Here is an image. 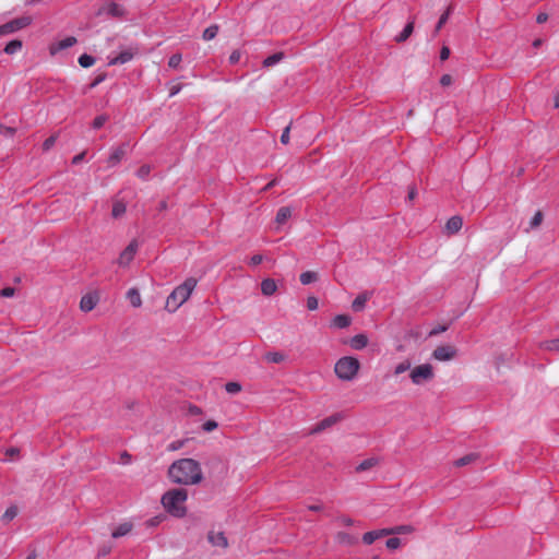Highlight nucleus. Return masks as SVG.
<instances>
[{
  "mask_svg": "<svg viewBox=\"0 0 559 559\" xmlns=\"http://www.w3.org/2000/svg\"><path fill=\"white\" fill-rule=\"evenodd\" d=\"M168 476L173 483L181 485H197L203 479L201 466L193 459L175 461L169 466Z\"/></svg>",
  "mask_w": 559,
  "mask_h": 559,
  "instance_id": "1",
  "label": "nucleus"
},
{
  "mask_svg": "<svg viewBox=\"0 0 559 559\" xmlns=\"http://www.w3.org/2000/svg\"><path fill=\"white\" fill-rule=\"evenodd\" d=\"M197 280L193 277L187 278L182 284L177 286L166 299V310L175 312L179 309L191 296L197 286Z\"/></svg>",
  "mask_w": 559,
  "mask_h": 559,
  "instance_id": "2",
  "label": "nucleus"
},
{
  "mask_svg": "<svg viewBox=\"0 0 559 559\" xmlns=\"http://www.w3.org/2000/svg\"><path fill=\"white\" fill-rule=\"evenodd\" d=\"M187 498L188 493L186 489H171L163 495L162 503L168 513L176 518H182L186 514L185 502Z\"/></svg>",
  "mask_w": 559,
  "mask_h": 559,
  "instance_id": "3",
  "label": "nucleus"
},
{
  "mask_svg": "<svg viewBox=\"0 0 559 559\" xmlns=\"http://www.w3.org/2000/svg\"><path fill=\"white\" fill-rule=\"evenodd\" d=\"M359 367L360 364L357 358L345 356L336 361L334 371L341 380L350 381L356 377Z\"/></svg>",
  "mask_w": 559,
  "mask_h": 559,
  "instance_id": "4",
  "label": "nucleus"
},
{
  "mask_svg": "<svg viewBox=\"0 0 559 559\" xmlns=\"http://www.w3.org/2000/svg\"><path fill=\"white\" fill-rule=\"evenodd\" d=\"M411 380L414 384L420 385L433 379V368L430 364H423L411 371Z\"/></svg>",
  "mask_w": 559,
  "mask_h": 559,
  "instance_id": "5",
  "label": "nucleus"
},
{
  "mask_svg": "<svg viewBox=\"0 0 559 559\" xmlns=\"http://www.w3.org/2000/svg\"><path fill=\"white\" fill-rule=\"evenodd\" d=\"M127 14V10L120 3L109 1L104 3L96 12L97 16H106L112 19H122Z\"/></svg>",
  "mask_w": 559,
  "mask_h": 559,
  "instance_id": "6",
  "label": "nucleus"
},
{
  "mask_svg": "<svg viewBox=\"0 0 559 559\" xmlns=\"http://www.w3.org/2000/svg\"><path fill=\"white\" fill-rule=\"evenodd\" d=\"M31 23H32L31 16H21V17L11 20V21L0 25V36L15 33V32L31 25Z\"/></svg>",
  "mask_w": 559,
  "mask_h": 559,
  "instance_id": "7",
  "label": "nucleus"
},
{
  "mask_svg": "<svg viewBox=\"0 0 559 559\" xmlns=\"http://www.w3.org/2000/svg\"><path fill=\"white\" fill-rule=\"evenodd\" d=\"M344 418H345V415L343 413H335L331 416H328L310 429V435L320 433V432L324 431L325 429L336 425Z\"/></svg>",
  "mask_w": 559,
  "mask_h": 559,
  "instance_id": "8",
  "label": "nucleus"
},
{
  "mask_svg": "<svg viewBox=\"0 0 559 559\" xmlns=\"http://www.w3.org/2000/svg\"><path fill=\"white\" fill-rule=\"evenodd\" d=\"M139 249V242L136 239L130 241V243L124 248V250L120 253L117 263L119 266L127 267L134 259L136 251Z\"/></svg>",
  "mask_w": 559,
  "mask_h": 559,
  "instance_id": "9",
  "label": "nucleus"
},
{
  "mask_svg": "<svg viewBox=\"0 0 559 559\" xmlns=\"http://www.w3.org/2000/svg\"><path fill=\"white\" fill-rule=\"evenodd\" d=\"M138 52L139 49L136 47H129L128 49L120 51L118 56L110 58L108 66L124 64L131 61Z\"/></svg>",
  "mask_w": 559,
  "mask_h": 559,
  "instance_id": "10",
  "label": "nucleus"
},
{
  "mask_svg": "<svg viewBox=\"0 0 559 559\" xmlns=\"http://www.w3.org/2000/svg\"><path fill=\"white\" fill-rule=\"evenodd\" d=\"M455 355L456 349L450 345L438 346L432 353V357L439 361L451 360Z\"/></svg>",
  "mask_w": 559,
  "mask_h": 559,
  "instance_id": "11",
  "label": "nucleus"
},
{
  "mask_svg": "<svg viewBox=\"0 0 559 559\" xmlns=\"http://www.w3.org/2000/svg\"><path fill=\"white\" fill-rule=\"evenodd\" d=\"M127 146H128L127 144H123V145L112 150V152L110 153V155L107 159L108 167H115L116 165H118L121 162V159L124 157V155L127 153Z\"/></svg>",
  "mask_w": 559,
  "mask_h": 559,
  "instance_id": "12",
  "label": "nucleus"
},
{
  "mask_svg": "<svg viewBox=\"0 0 559 559\" xmlns=\"http://www.w3.org/2000/svg\"><path fill=\"white\" fill-rule=\"evenodd\" d=\"M98 297L97 295L95 294H87V295H84L82 298H81V301H80V309L83 311V312H90L92 311L96 305L98 304Z\"/></svg>",
  "mask_w": 559,
  "mask_h": 559,
  "instance_id": "13",
  "label": "nucleus"
},
{
  "mask_svg": "<svg viewBox=\"0 0 559 559\" xmlns=\"http://www.w3.org/2000/svg\"><path fill=\"white\" fill-rule=\"evenodd\" d=\"M388 535H390V531H388V528L370 531V532H367V533H365L362 535V542L366 545H371L377 539H379V538H381L383 536H388Z\"/></svg>",
  "mask_w": 559,
  "mask_h": 559,
  "instance_id": "14",
  "label": "nucleus"
},
{
  "mask_svg": "<svg viewBox=\"0 0 559 559\" xmlns=\"http://www.w3.org/2000/svg\"><path fill=\"white\" fill-rule=\"evenodd\" d=\"M463 226V218L460 215L450 217L445 224V231L449 235H454L461 230Z\"/></svg>",
  "mask_w": 559,
  "mask_h": 559,
  "instance_id": "15",
  "label": "nucleus"
},
{
  "mask_svg": "<svg viewBox=\"0 0 559 559\" xmlns=\"http://www.w3.org/2000/svg\"><path fill=\"white\" fill-rule=\"evenodd\" d=\"M335 542L342 546H353L358 543V538L346 532H338L335 535Z\"/></svg>",
  "mask_w": 559,
  "mask_h": 559,
  "instance_id": "16",
  "label": "nucleus"
},
{
  "mask_svg": "<svg viewBox=\"0 0 559 559\" xmlns=\"http://www.w3.org/2000/svg\"><path fill=\"white\" fill-rule=\"evenodd\" d=\"M209 542L213 546H218V547H222V548H226L227 545H228L227 538L224 535V533H222V532H217V533L210 532L209 533Z\"/></svg>",
  "mask_w": 559,
  "mask_h": 559,
  "instance_id": "17",
  "label": "nucleus"
},
{
  "mask_svg": "<svg viewBox=\"0 0 559 559\" xmlns=\"http://www.w3.org/2000/svg\"><path fill=\"white\" fill-rule=\"evenodd\" d=\"M76 38L73 36H68L61 40H59L56 45V47L51 48V53H55L56 51L64 50L67 48H70L76 44Z\"/></svg>",
  "mask_w": 559,
  "mask_h": 559,
  "instance_id": "18",
  "label": "nucleus"
},
{
  "mask_svg": "<svg viewBox=\"0 0 559 559\" xmlns=\"http://www.w3.org/2000/svg\"><path fill=\"white\" fill-rule=\"evenodd\" d=\"M368 344V337L365 334H357L353 336L349 341V345L352 348L356 350H360L365 348Z\"/></svg>",
  "mask_w": 559,
  "mask_h": 559,
  "instance_id": "19",
  "label": "nucleus"
},
{
  "mask_svg": "<svg viewBox=\"0 0 559 559\" xmlns=\"http://www.w3.org/2000/svg\"><path fill=\"white\" fill-rule=\"evenodd\" d=\"M277 289V285L274 280L272 278H265L261 283V292L265 296L273 295Z\"/></svg>",
  "mask_w": 559,
  "mask_h": 559,
  "instance_id": "20",
  "label": "nucleus"
},
{
  "mask_svg": "<svg viewBox=\"0 0 559 559\" xmlns=\"http://www.w3.org/2000/svg\"><path fill=\"white\" fill-rule=\"evenodd\" d=\"M132 527H133V525L130 522L121 523L112 531L111 536L114 538H119V537L126 536L127 534H129L131 532Z\"/></svg>",
  "mask_w": 559,
  "mask_h": 559,
  "instance_id": "21",
  "label": "nucleus"
},
{
  "mask_svg": "<svg viewBox=\"0 0 559 559\" xmlns=\"http://www.w3.org/2000/svg\"><path fill=\"white\" fill-rule=\"evenodd\" d=\"M414 31V21H409L403 28V31L395 36L394 40L396 43H404L408 39Z\"/></svg>",
  "mask_w": 559,
  "mask_h": 559,
  "instance_id": "22",
  "label": "nucleus"
},
{
  "mask_svg": "<svg viewBox=\"0 0 559 559\" xmlns=\"http://www.w3.org/2000/svg\"><path fill=\"white\" fill-rule=\"evenodd\" d=\"M352 322V318L347 314H337L332 320V326L336 329H345L347 328Z\"/></svg>",
  "mask_w": 559,
  "mask_h": 559,
  "instance_id": "23",
  "label": "nucleus"
},
{
  "mask_svg": "<svg viewBox=\"0 0 559 559\" xmlns=\"http://www.w3.org/2000/svg\"><path fill=\"white\" fill-rule=\"evenodd\" d=\"M127 298L129 299V301L132 305V307H134V308L141 307L142 299H141V295H140V293H139V290L136 288H134V287L130 288L127 292Z\"/></svg>",
  "mask_w": 559,
  "mask_h": 559,
  "instance_id": "24",
  "label": "nucleus"
},
{
  "mask_svg": "<svg viewBox=\"0 0 559 559\" xmlns=\"http://www.w3.org/2000/svg\"><path fill=\"white\" fill-rule=\"evenodd\" d=\"M292 216V209L288 206H283L278 209L275 217V222L278 225H283L287 222V219Z\"/></svg>",
  "mask_w": 559,
  "mask_h": 559,
  "instance_id": "25",
  "label": "nucleus"
},
{
  "mask_svg": "<svg viewBox=\"0 0 559 559\" xmlns=\"http://www.w3.org/2000/svg\"><path fill=\"white\" fill-rule=\"evenodd\" d=\"M378 464V459L376 457H369V459H366L364 460L361 463H359L355 471L357 473H361V472H365V471H369L371 469L372 467H374L376 465Z\"/></svg>",
  "mask_w": 559,
  "mask_h": 559,
  "instance_id": "26",
  "label": "nucleus"
},
{
  "mask_svg": "<svg viewBox=\"0 0 559 559\" xmlns=\"http://www.w3.org/2000/svg\"><path fill=\"white\" fill-rule=\"evenodd\" d=\"M368 300V296L366 294H360L358 295L353 304H352V308L354 311H361L364 310L365 306H366V302Z\"/></svg>",
  "mask_w": 559,
  "mask_h": 559,
  "instance_id": "27",
  "label": "nucleus"
},
{
  "mask_svg": "<svg viewBox=\"0 0 559 559\" xmlns=\"http://www.w3.org/2000/svg\"><path fill=\"white\" fill-rule=\"evenodd\" d=\"M22 46L23 45H22L21 40L13 39V40L9 41L7 44V46L4 47V52L8 55H14L22 49Z\"/></svg>",
  "mask_w": 559,
  "mask_h": 559,
  "instance_id": "28",
  "label": "nucleus"
},
{
  "mask_svg": "<svg viewBox=\"0 0 559 559\" xmlns=\"http://www.w3.org/2000/svg\"><path fill=\"white\" fill-rule=\"evenodd\" d=\"M283 58H284L283 52L273 53L263 60V66L265 68L273 67V66L277 64Z\"/></svg>",
  "mask_w": 559,
  "mask_h": 559,
  "instance_id": "29",
  "label": "nucleus"
},
{
  "mask_svg": "<svg viewBox=\"0 0 559 559\" xmlns=\"http://www.w3.org/2000/svg\"><path fill=\"white\" fill-rule=\"evenodd\" d=\"M126 204L121 201H116L112 205L111 215L115 218L121 217L126 213Z\"/></svg>",
  "mask_w": 559,
  "mask_h": 559,
  "instance_id": "30",
  "label": "nucleus"
},
{
  "mask_svg": "<svg viewBox=\"0 0 559 559\" xmlns=\"http://www.w3.org/2000/svg\"><path fill=\"white\" fill-rule=\"evenodd\" d=\"M300 282L302 285H309L313 282L317 281L318 278V275L316 272H312V271H306L304 273L300 274Z\"/></svg>",
  "mask_w": 559,
  "mask_h": 559,
  "instance_id": "31",
  "label": "nucleus"
},
{
  "mask_svg": "<svg viewBox=\"0 0 559 559\" xmlns=\"http://www.w3.org/2000/svg\"><path fill=\"white\" fill-rule=\"evenodd\" d=\"M218 26L217 25H210L209 27H206L203 32V35H202V38L204 40H212L216 37L217 33H218Z\"/></svg>",
  "mask_w": 559,
  "mask_h": 559,
  "instance_id": "32",
  "label": "nucleus"
},
{
  "mask_svg": "<svg viewBox=\"0 0 559 559\" xmlns=\"http://www.w3.org/2000/svg\"><path fill=\"white\" fill-rule=\"evenodd\" d=\"M78 61L82 68H90L96 62V59L91 55L83 53L79 57Z\"/></svg>",
  "mask_w": 559,
  "mask_h": 559,
  "instance_id": "33",
  "label": "nucleus"
},
{
  "mask_svg": "<svg viewBox=\"0 0 559 559\" xmlns=\"http://www.w3.org/2000/svg\"><path fill=\"white\" fill-rule=\"evenodd\" d=\"M17 515V508L15 506L9 507L5 512L3 513L1 520L4 523H9Z\"/></svg>",
  "mask_w": 559,
  "mask_h": 559,
  "instance_id": "34",
  "label": "nucleus"
},
{
  "mask_svg": "<svg viewBox=\"0 0 559 559\" xmlns=\"http://www.w3.org/2000/svg\"><path fill=\"white\" fill-rule=\"evenodd\" d=\"M285 356L280 352H270L265 355V359L269 362L280 364L284 360Z\"/></svg>",
  "mask_w": 559,
  "mask_h": 559,
  "instance_id": "35",
  "label": "nucleus"
},
{
  "mask_svg": "<svg viewBox=\"0 0 559 559\" xmlns=\"http://www.w3.org/2000/svg\"><path fill=\"white\" fill-rule=\"evenodd\" d=\"M390 531V535L392 534H408L413 532V527L411 525H400L392 528H388Z\"/></svg>",
  "mask_w": 559,
  "mask_h": 559,
  "instance_id": "36",
  "label": "nucleus"
},
{
  "mask_svg": "<svg viewBox=\"0 0 559 559\" xmlns=\"http://www.w3.org/2000/svg\"><path fill=\"white\" fill-rule=\"evenodd\" d=\"M476 457H477V455L473 454V453L464 455L455 461V466H459V467L465 466V465L472 463L474 460H476Z\"/></svg>",
  "mask_w": 559,
  "mask_h": 559,
  "instance_id": "37",
  "label": "nucleus"
},
{
  "mask_svg": "<svg viewBox=\"0 0 559 559\" xmlns=\"http://www.w3.org/2000/svg\"><path fill=\"white\" fill-rule=\"evenodd\" d=\"M409 369H411V361L404 360L395 366L394 373L397 376V374L404 373L405 371H407Z\"/></svg>",
  "mask_w": 559,
  "mask_h": 559,
  "instance_id": "38",
  "label": "nucleus"
},
{
  "mask_svg": "<svg viewBox=\"0 0 559 559\" xmlns=\"http://www.w3.org/2000/svg\"><path fill=\"white\" fill-rule=\"evenodd\" d=\"M225 390L229 394H236L241 391V385L238 382H227L225 384Z\"/></svg>",
  "mask_w": 559,
  "mask_h": 559,
  "instance_id": "39",
  "label": "nucleus"
},
{
  "mask_svg": "<svg viewBox=\"0 0 559 559\" xmlns=\"http://www.w3.org/2000/svg\"><path fill=\"white\" fill-rule=\"evenodd\" d=\"M150 173H151V166L150 165H142L138 171H136V176L140 178V179H147L148 176H150Z\"/></svg>",
  "mask_w": 559,
  "mask_h": 559,
  "instance_id": "40",
  "label": "nucleus"
},
{
  "mask_svg": "<svg viewBox=\"0 0 559 559\" xmlns=\"http://www.w3.org/2000/svg\"><path fill=\"white\" fill-rule=\"evenodd\" d=\"M182 60V56L181 53H174L169 60H168V66L173 69H177L180 64Z\"/></svg>",
  "mask_w": 559,
  "mask_h": 559,
  "instance_id": "41",
  "label": "nucleus"
},
{
  "mask_svg": "<svg viewBox=\"0 0 559 559\" xmlns=\"http://www.w3.org/2000/svg\"><path fill=\"white\" fill-rule=\"evenodd\" d=\"M107 120H108V117L106 115H99V116L95 117V119L93 120V128L100 129L106 123Z\"/></svg>",
  "mask_w": 559,
  "mask_h": 559,
  "instance_id": "42",
  "label": "nucleus"
},
{
  "mask_svg": "<svg viewBox=\"0 0 559 559\" xmlns=\"http://www.w3.org/2000/svg\"><path fill=\"white\" fill-rule=\"evenodd\" d=\"M545 348L550 352H559V338H554L545 343Z\"/></svg>",
  "mask_w": 559,
  "mask_h": 559,
  "instance_id": "43",
  "label": "nucleus"
},
{
  "mask_svg": "<svg viewBox=\"0 0 559 559\" xmlns=\"http://www.w3.org/2000/svg\"><path fill=\"white\" fill-rule=\"evenodd\" d=\"M390 550H395L401 546V539L399 537H391L385 543Z\"/></svg>",
  "mask_w": 559,
  "mask_h": 559,
  "instance_id": "44",
  "label": "nucleus"
},
{
  "mask_svg": "<svg viewBox=\"0 0 559 559\" xmlns=\"http://www.w3.org/2000/svg\"><path fill=\"white\" fill-rule=\"evenodd\" d=\"M56 141V135H50L49 138H47L43 143V151L48 152L55 145Z\"/></svg>",
  "mask_w": 559,
  "mask_h": 559,
  "instance_id": "45",
  "label": "nucleus"
},
{
  "mask_svg": "<svg viewBox=\"0 0 559 559\" xmlns=\"http://www.w3.org/2000/svg\"><path fill=\"white\" fill-rule=\"evenodd\" d=\"M542 221H543V214H542V212L538 211L532 217L530 225L532 228H535L540 225Z\"/></svg>",
  "mask_w": 559,
  "mask_h": 559,
  "instance_id": "46",
  "label": "nucleus"
},
{
  "mask_svg": "<svg viewBox=\"0 0 559 559\" xmlns=\"http://www.w3.org/2000/svg\"><path fill=\"white\" fill-rule=\"evenodd\" d=\"M319 306V301L314 296H309L307 298V308L311 311L317 310Z\"/></svg>",
  "mask_w": 559,
  "mask_h": 559,
  "instance_id": "47",
  "label": "nucleus"
},
{
  "mask_svg": "<svg viewBox=\"0 0 559 559\" xmlns=\"http://www.w3.org/2000/svg\"><path fill=\"white\" fill-rule=\"evenodd\" d=\"M290 124H288L282 132L281 143L287 145L289 143Z\"/></svg>",
  "mask_w": 559,
  "mask_h": 559,
  "instance_id": "48",
  "label": "nucleus"
},
{
  "mask_svg": "<svg viewBox=\"0 0 559 559\" xmlns=\"http://www.w3.org/2000/svg\"><path fill=\"white\" fill-rule=\"evenodd\" d=\"M0 133L5 135V136L11 138V136L14 135L15 129L11 128V127H5V126L0 123Z\"/></svg>",
  "mask_w": 559,
  "mask_h": 559,
  "instance_id": "49",
  "label": "nucleus"
},
{
  "mask_svg": "<svg viewBox=\"0 0 559 559\" xmlns=\"http://www.w3.org/2000/svg\"><path fill=\"white\" fill-rule=\"evenodd\" d=\"M203 430L206 432H211L217 428V423L214 420H207L202 426Z\"/></svg>",
  "mask_w": 559,
  "mask_h": 559,
  "instance_id": "50",
  "label": "nucleus"
},
{
  "mask_svg": "<svg viewBox=\"0 0 559 559\" xmlns=\"http://www.w3.org/2000/svg\"><path fill=\"white\" fill-rule=\"evenodd\" d=\"M106 73H100L98 74L93 81L92 83L90 84V87L91 88H95L97 85H99L102 82H104L106 80Z\"/></svg>",
  "mask_w": 559,
  "mask_h": 559,
  "instance_id": "51",
  "label": "nucleus"
},
{
  "mask_svg": "<svg viewBox=\"0 0 559 559\" xmlns=\"http://www.w3.org/2000/svg\"><path fill=\"white\" fill-rule=\"evenodd\" d=\"M241 58V52L240 50H234L230 56H229V63L230 64H236L239 62Z\"/></svg>",
  "mask_w": 559,
  "mask_h": 559,
  "instance_id": "52",
  "label": "nucleus"
},
{
  "mask_svg": "<svg viewBox=\"0 0 559 559\" xmlns=\"http://www.w3.org/2000/svg\"><path fill=\"white\" fill-rule=\"evenodd\" d=\"M15 294V289L13 287H4L0 292V296L3 298H10L13 297Z\"/></svg>",
  "mask_w": 559,
  "mask_h": 559,
  "instance_id": "53",
  "label": "nucleus"
},
{
  "mask_svg": "<svg viewBox=\"0 0 559 559\" xmlns=\"http://www.w3.org/2000/svg\"><path fill=\"white\" fill-rule=\"evenodd\" d=\"M449 15H450V11L448 10L447 12H444V13L440 16V19H439V21H438V23H437V27H436V28H437V31H439V29H440V28H441V27L447 23V21H448V19H449Z\"/></svg>",
  "mask_w": 559,
  "mask_h": 559,
  "instance_id": "54",
  "label": "nucleus"
},
{
  "mask_svg": "<svg viewBox=\"0 0 559 559\" xmlns=\"http://www.w3.org/2000/svg\"><path fill=\"white\" fill-rule=\"evenodd\" d=\"M448 330V326L447 325H438L436 328H433L430 332H429V335L430 336H435V335H438L442 332H445Z\"/></svg>",
  "mask_w": 559,
  "mask_h": 559,
  "instance_id": "55",
  "label": "nucleus"
},
{
  "mask_svg": "<svg viewBox=\"0 0 559 559\" xmlns=\"http://www.w3.org/2000/svg\"><path fill=\"white\" fill-rule=\"evenodd\" d=\"M4 453H5L7 456H10V457L19 456L20 455V449L15 448V447H11V448H8L4 451Z\"/></svg>",
  "mask_w": 559,
  "mask_h": 559,
  "instance_id": "56",
  "label": "nucleus"
},
{
  "mask_svg": "<svg viewBox=\"0 0 559 559\" xmlns=\"http://www.w3.org/2000/svg\"><path fill=\"white\" fill-rule=\"evenodd\" d=\"M263 261V257L261 254H254L250 258V261L249 263L252 265V266H255V265H259L260 263H262Z\"/></svg>",
  "mask_w": 559,
  "mask_h": 559,
  "instance_id": "57",
  "label": "nucleus"
},
{
  "mask_svg": "<svg viewBox=\"0 0 559 559\" xmlns=\"http://www.w3.org/2000/svg\"><path fill=\"white\" fill-rule=\"evenodd\" d=\"M182 88V85L181 84H173L170 85L169 87V96L173 97L175 95H177Z\"/></svg>",
  "mask_w": 559,
  "mask_h": 559,
  "instance_id": "58",
  "label": "nucleus"
},
{
  "mask_svg": "<svg viewBox=\"0 0 559 559\" xmlns=\"http://www.w3.org/2000/svg\"><path fill=\"white\" fill-rule=\"evenodd\" d=\"M452 83V76L450 74H443L441 78H440V84L442 86H448Z\"/></svg>",
  "mask_w": 559,
  "mask_h": 559,
  "instance_id": "59",
  "label": "nucleus"
},
{
  "mask_svg": "<svg viewBox=\"0 0 559 559\" xmlns=\"http://www.w3.org/2000/svg\"><path fill=\"white\" fill-rule=\"evenodd\" d=\"M450 57V49L448 47H442L440 51V59L442 61L447 60Z\"/></svg>",
  "mask_w": 559,
  "mask_h": 559,
  "instance_id": "60",
  "label": "nucleus"
},
{
  "mask_svg": "<svg viewBox=\"0 0 559 559\" xmlns=\"http://www.w3.org/2000/svg\"><path fill=\"white\" fill-rule=\"evenodd\" d=\"M338 521H340L342 524L346 525V526H350V525H353V524H354V520H353V519H350L349 516H345V515H344V516L338 518Z\"/></svg>",
  "mask_w": 559,
  "mask_h": 559,
  "instance_id": "61",
  "label": "nucleus"
},
{
  "mask_svg": "<svg viewBox=\"0 0 559 559\" xmlns=\"http://www.w3.org/2000/svg\"><path fill=\"white\" fill-rule=\"evenodd\" d=\"M183 442L182 441H175V442H171L169 445H168V450L170 451H177L179 450L181 447H182Z\"/></svg>",
  "mask_w": 559,
  "mask_h": 559,
  "instance_id": "62",
  "label": "nucleus"
},
{
  "mask_svg": "<svg viewBox=\"0 0 559 559\" xmlns=\"http://www.w3.org/2000/svg\"><path fill=\"white\" fill-rule=\"evenodd\" d=\"M84 157H85V152H82V153H80V154L75 155V156L72 158V164H73V165H78V164H80V163L84 159Z\"/></svg>",
  "mask_w": 559,
  "mask_h": 559,
  "instance_id": "63",
  "label": "nucleus"
},
{
  "mask_svg": "<svg viewBox=\"0 0 559 559\" xmlns=\"http://www.w3.org/2000/svg\"><path fill=\"white\" fill-rule=\"evenodd\" d=\"M548 19V15L546 13H539L536 17V22L538 24L545 23Z\"/></svg>",
  "mask_w": 559,
  "mask_h": 559,
  "instance_id": "64",
  "label": "nucleus"
}]
</instances>
